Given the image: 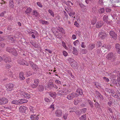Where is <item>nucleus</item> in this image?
<instances>
[{"instance_id": "obj_1", "label": "nucleus", "mask_w": 120, "mask_h": 120, "mask_svg": "<svg viewBox=\"0 0 120 120\" xmlns=\"http://www.w3.org/2000/svg\"><path fill=\"white\" fill-rule=\"evenodd\" d=\"M106 58L107 60L113 62H114L116 59L113 53L112 52L109 53L107 54Z\"/></svg>"}, {"instance_id": "obj_2", "label": "nucleus", "mask_w": 120, "mask_h": 120, "mask_svg": "<svg viewBox=\"0 0 120 120\" xmlns=\"http://www.w3.org/2000/svg\"><path fill=\"white\" fill-rule=\"evenodd\" d=\"M79 95V94H78L73 93L68 95L67 98L68 99L71 100L75 97H78Z\"/></svg>"}, {"instance_id": "obj_3", "label": "nucleus", "mask_w": 120, "mask_h": 120, "mask_svg": "<svg viewBox=\"0 0 120 120\" xmlns=\"http://www.w3.org/2000/svg\"><path fill=\"white\" fill-rule=\"evenodd\" d=\"M8 102L7 98H0V105H4L7 103Z\"/></svg>"}, {"instance_id": "obj_4", "label": "nucleus", "mask_w": 120, "mask_h": 120, "mask_svg": "<svg viewBox=\"0 0 120 120\" xmlns=\"http://www.w3.org/2000/svg\"><path fill=\"white\" fill-rule=\"evenodd\" d=\"M109 34L112 38L115 40L117 39V35L114 32V31L112 30L110 31Z\"/></svg>"}, {"instance_id": "obj_5", "label": "nucleus", "mask_w": 120, "mask_h": 120, "mask_svg": "<svg viewBox=\"0 0 120 120\" xmlns=\"http://www.w3.org/2000/svg\"><path fill=\"white\" fill-rule=\"evenodd\" d=\"M39 82V80L37 79H35L34 80V83L32 84L31 86L32 88L36 87L38 85Z\"/></svg>"}, {"instance_id": "obj_6", "label": "nucleus", "mask_w": 120, "mask_h": 120, "mask_svg": "<svg viewBox=\"0 0 120 120\" xmlns=\"http://www.w3.org/2000/svg\"><path fill=\"white\" fill-rule=\"evenodd\" d=\"M3 60L6 62L9 63L11 61V58L6 55H4L3 56Z\"/></svg>"}, {"instance_id": "obj_7", "label": "nucleus", "mask_w": 120, "mask_h": 120, "mask_svg": "<svg viewBox=\"0 0 120 120\" xmlns=\"http://www.w3.org/2000/svg\"><path fill=\"white\" fill-rule=\"evenodd\" d=\"M14 85L12 83L7 84L6 86L7 90L8 91H11L13 89Z\"/></svg>"}, {"instance_id": "obj_8", "label": "nucleus", "mask_w": 120, "mask_h": 120, "mask_svg": "<svg viewBox=\"0 0 120 120\" xmlns=\"http://www.w3.org/2000/svg\"><path fill=\"white\" fill-rule=\"evenodd\" d=\"M98 36L101 38L103 39L106 37V34L104 32H100L99 33Z\"/></svg>"}, {"instance_id": "obj_9", "label": "nucleus", "mask_w": 120, "mask_h": 120, "mask_svg": "<svg viewBox=\"0 0 120 120\" xmlns=\"http://www.w3.org/2000/svg\"><path fill=\"white\" fill-rule=\"evenodd\" d=\"M104 23L102 21H99L96 24V27L99 28L101 27L103 25Z\"/></svg>"}, {"instance_id": "obj_10", "label": "nucleus", "mask_w": 120, "mask_h": 120, "mask_svg": "<svg viewBox=\"0 0 120 120\" xmlns=\"http://www.w3.org/2000/svg\"><path fill=\"white\" fill-rule=\"evenodd\" d=\"M22 97H24L26 99H29L30 97V95L28 94V93L26 92H24L22 93Z\"/></svg>"}, {"instance_id": "obj_11", "label": "nucleus", "mask_w": 120, "mask_h": 120, "mask_svg": "<svg viewBox=\"0 0 120 120\" xmlns=\"http://www.w3.org/2000/svg\"><path fill=\"white\" fill-rule=\"evenodd\" d=\"M56 115V116L60 117L62 114V112L61 110L60 109L57 110L55 112Z\"/></svg>"}, {"instance_id": "obj_12", "label": "nucleus", "mask_w": 120, "mask_h": 120, "mask_svg": "<svg viewBox=\"0 0 120 120\" xmlns=\"http://www.w3.org/2000/svg\"><path fill=\"white\" fill-rule=\"evenodd\" d=\"M115 48L116 50L118 53L120 54V45L118 43H116V44Z\"/></svg>"}, {"instance_id": "obj_13", "label": "nucleus", "mask_w": 120, "mask_h": 120, "mask_svg": "<svg viewBox=\"0 0 120 120\" xmlns=\"http://www.w3.org/2000/svg\"><path fill=\"white\" fill-rule=\"evenodd\" d=\"M26 109V108L24 106H21L19 108V112L21 113L25 112V110Z\"/></svg>"}, {"instance_id": "obj_14", "label": "nucleus", "mask_w": 120, "mask_h": 120, "mask_svg": "<svg viewBox=\"0 0 120 120\" xmlns=\"http://www.w3.org/2000/svg\"><path fill=\"white\" fill-rule=\"evenodd\" d=\"M30 118L32 120H38L39 118L38 116L35 115H32L30 116Z\"/></svg>"}, {"instance_id": "obj_15", "label": "nucleus", "mask_w": 120, "mask_h": 120, "mask_svg": "<svg viewBox=\"0 0 120 120\" xmlns=\"http://www.w3.org/2000/svg\"><path fill=\"white\" fill-rule=\"evenodd\" d=\"M19 77L20 79L23 80L25 79V77H24V73L22 72H20L19 74Z\"/></svg>"}, {"instance_id": "obj_16", "label": "nucleus", "mask_w": 120, "mask_h": 120, "mask_svg": "<svg viewBox=\"0 0 120 120\" xmlns=\"http://www.w3.org/2000/svg\"><path fill=\"white\" fill-rule=\"evenodd\" d=\"M55 29H56L57 30H58L60 32H61L62 34H64L65 33L64 30L63 28L62 27H58V28H55Z\"/></svg>"}, {"instance_id": "obj_17", "label": "nucleus", "mask_w": 120, "mask_h": 120, "mask_svg": "<svg viewBox=\"0 0 120 120\" xmlns=\"http://www.w3.org/2000/svg\"><path fill=\"white\" fill-rule=\"evenodd\" d=\"M71 65L72 67L73 68H75L78 67V64L77 62L75 61L71 63Z\"/></svg>"}, {"instance_id": "obj_18", "label": "nucleus", "mask_w": 120, "mask_h": 120, "mask_svg": "<svg viewBox=\"0 0 120 120\" xmlns=\"http://www.w3.org/2000/svg\"><path fill=\"white\" fill-rule=\"evenodd\" d=\"M32 68L36 72L39 69L38 65L36 64H35L33 67H32Z\"/></svg>"}, {"instance_id": "obj_19", "label": "nucleus", "mask_w": 120, "mask_h": 120, "mask_svg": "<svg viewBox=\"0 0 120 120\" xmlns=\"http://www.w3.org/2000/svg\"><path fill=\"white\" fill-rule=\"evenodd\" d=\"M115 100L113 99L112 98H110L109 99V101L108 102V104L109 106H111V105L112 104L114 103L113 101H114Z\"/></svg>"}, {"instance_id": "obj_20", "label": "nucleus", "mask_w": 120, "mask_h": 120, "mask_svg": "<svg viewBox=\"0 0 120 120\" xmlns=\"http://www.w3.org/2000/svg\"><path fill=\"white\" fill-rule=\"evenodd\" d=\"M32 10V9L30 7L26 9V10L25 11V12L27 14H30Z\"/></svg>"}, {"instance_id": "obj_21", "label": "nucleus", "mask_w": 120, "mask_h": 120, "mask_svg": "<svg viewBox=\"0 0 120 120\" xmlns=\"http://www.w3.org/2000/svg\"><path fill=\"white\" fill-rule=\"evenodd\" d=\"M19 100L18 101L17 100H14L12 101L11 103L12 104H16V105H20V102Z\"/></svg>"}, {"instance_id": "obj_22", "label": "nucleus", "mask_w": 120, "mask_h": 120, "mask_svg": "<svg viewBox=\"0 0 120 120\" xmlns=\"http://www.w3.org/2000/svg\"><path fill=\"white\" fill-rule=\"evenodd\" d=\"M105 91L107 92H108L109 93H113L114 92V90L108 88H106L105 89Z\"/></svg>"}, {"instance_id": "obj_23", "label": "nucleus", "mask_w": 120, "mask_h": 120, "mask_svg": "<svg viewBox=\"0 0 120 120\" xmlns=\"http://www.w3.org/2000/svg\"><path fill=\"white\" fill-rule=\"evenodd\" d=\"M19 100L20 104L23 103H26L28 101L27 100L25 99H22Z\"/></svg>"}, {"instance_id": "obj_24", "label": "nucleus", "mask_w": 120, "mask_h": 120, "mask_svg": "<svg viewBox=\"0 0 120 120\" xmlns=\"http://www.w3.org/2000/svg\"><path fill=\"white\" fill-rule=\"evenodd\" d=\"M38 90L40 92L44 90V86L42 85H39L38 86Z\"/></svg>"}, {"instance_id": "obj_25", "label": "nucleus", "mask_w": 120, "mask_h": 120, "mask_svg": "<svg viewBox=\"0 0 120 120\" xmlns=\"http://www.w3.org/2000/svg\"><path fill=\"white\" fill-rule=\"evenodd\" d=\"M19 63L20 64L23 65L26 64V61L24 60L23 59L22 60H19Z\"/></svg>"}, {"instance_id": "obj_26", "label": "nucleus", "mask_w": 120, "mask_h": 120, "mask_svg": "<svg viewBox=\"0 0 120 120\" xmlns=\"http://www.w3.org/2000/svg\"><path fill=\"white\" fill-rule=\"evenodd\" d=\"M73 50L72 52L75 55H77L78 54V51L77 50V49L75 47H73Z\"/></svg>"}, {"instance_id": "obj_27", "label": "nucleus", "mask_w": 120, "mask_h": 120, "mask_svg": "<svg viewBox=\"0 0 120 120\" xmlns=\"http://www.w3.org/2000/svg\"><path fill=\"white\" fill-rule=\"evenodd\" d=\"M76 92L80 95H82L83 94L82 90L80 89H78L77 90Z\"/></svg>"}, {"instance_id": "obj_28", "label": "nucleus", "mask_w": 120, "mask_h": 120, "mask_svg": "<svg viewBox=\"0 0 120 120\" xmlns=\"http://www.w3.org/2000/svg\"><path fill=\"white\" fill-rule=\"evenodd\" d=\"M79 119L80 120H86V114L82 115L81 117L79 118Z\"/></svg>"}, {"instance_id": "obj_29", "label": "nucleus", "mask_w": 120, "mask_h": 120, "mask_svg": "<svg viewBox=\"0 0 120 120\" xmlns=\"http://www.w3.org/2000/svg\"><path fill=\"white\" fill-rule=\"evenodd\" d=\"M49 95L51 97L55 98L56 97V94L55 92H52L49 94Z\"/></svg>"}, {"instance_id": "obj_30", "label": "nucleus", "mask_w": 120, "mask_h": 120, "mask_svg": "<svg viewBox=\"0 0 120 120\" xmlns=\"http://www.w3.org/2000/svg\"><path fill=\"white\" fill-rule=\"evenodd\" d=\"M62 90H59L57 93V95L60 96H63Z\"/></svg>"}, {"instance_id": "obj_31", "label": "nucleus", "mask_w": 120, "mask_h": 120, "mask_svg": "<svg viewBox=\"0 0 120 120\" xmlns=\"http://www.w3.org/2000/svg\"><path fill=\"white\" fill-rule=\"evenodd\" d=\"M98 11L100 13H102L104 12L105 9L104 8H100L99 9Z\"/></svg>"}, {"instance_id": "obj_32", "label": "nucleus", "mask_w": 120, "mask_h": 120, "mask_svg": "<svg viewBox=\"0 0 120 120\" xmlns=\"http://www.w3.org/2000/svg\"><path fill=\"white\" fill-rule=\"evenodd\" d=\"M14 49L10 48H8L6 49V51L11 53L12 52V51L13 50V49Z\"/></svg>"}, {"instance_id": "obj_33", "label": "nucleus", "mask_w": 120, "mask_h": 120, "mask_svg": "<svg viewBox=\"0 0 120 120\" xmlns=\"http://www.w3.org/2000/svg\"><path fill=\"white\" fill-rule=\"evenodd\" d=\"M89 46L90 48L91 49H92L95 47V45L94 44H91L89 45Z\"/></svg>"}, {"instance_id": "obj_34", "label": "nucleus", "mask_w": 120, "mask_h": 120, "mask_svg": "<svg viewBox=\"0 0 120 120\" xmlns=\"http://www.w3.org/2000/svg\"><path fill=\"white\" fill-rule=\"evenodd\" d=\"M9 5L11 8H14L13 3L12 0H11L10 1Z\"/></svg>"}, {"instance_id": "obj_35", "label": "nucleus", "mask_w": 120, "mask_h": 120, "mask_svg": "<svg viewBox=\"0 0 120 120\" xmlns=\"http://www.w3.org/2000/svg\"><path fill=\"white\" fill-rule=\"evenodd\" d=\"M95 106L96 108H100V105L97 102H96L95 104Z\"/></svg>"}, {"instance_id": "obj_36", "label": "nucleus", "mask_w": 120, "mask_h": 120, "mask_svg": "<svg viewBox=\"0 0 120 120\" xmlns=\"http://www.w3.org/2000/svg\"><path fill=\"white\" fill-rule=\"evenodd\" d=\"M12 52L11 53V54L15 56L17 55V52L15 49H13V50Z\"/></svg>"}, {"instance_id": "obj_37", "label": "nucleus", "mask_w": 120, "mask_h": 120, "mask_svg": "<svg viewBox=\"0 0 120 120\" xmlns=\"http://www.w3.org/2000/svg\"><path fill=\"white\" fill-rule=\"evenodd\" d=\"M64 90L65 92V93L66 94H67L69 93L71 91V90L69 89H65L63 90Z\"/></svg>"}, {"instance_id": "obj_38", "label": "nucleus", "mask_w": 120, "mask_h": 120, "mask_svg": "<svg viewBox=\"0 0 120 120\" xmlns=\"http://www.w3.org/2000/svg\"><path fill=\"white\" fill-rule=\"evenodd\" d=\"M65 10L66 11L68 14H69L70 12L73 11L70 8H69L67 9H65Z\"/></svg>"}, {"instance_id": "obj_39", "label": "nucleus", "mask_w": 120, "mask_h": 120, "mask_svg": "<svg viewBox=\"0 0 120 120\" xmlns=\"http://www.w3.org/2000/svg\"><path fill=\"white\" fill-rule=\"evenodd\" d=\"M33 15H34L36 17L38 16V13L35 10L33 12Z\"/></svg>"}, {"instance_id": "obj_40", "label": "nucleus", "mask_w": 120, "mask_h": 120, "mask_svg": "<svg viewBox=\"0 0 120 120\" xmlns=\"http://www.w3.org/2000/svg\"><path fill=\"white\" fill-rule=\"evenodd\" d=\"M88 102L90 105V107L92 108H93L94 107V105L93 104V102L90 100H88Z\"/></svg>"}, {"instance_id": "obj_41", "label": "nucleus", "mask_w": 120, "mask_h": 120, "mask_svg": "<svg viewBox=\"0 0 120 120\" xmlns=\"http://www.w3.org/2000/svg\"><path fill=\"white\" fill-rule=\"evenodd\" d=\"M41 22L42 24H44L47 25L49 24V23L47 21L44 20H42Z\"/></svg>"}, {"instance_id": "obj_42", "label": "nucleus", "mask_w": 120, "mask_h": 120, "mask_svg": "<svg viewBox=\"0 0 120 120\" xmlns=\"http://www.w3.org/2000/svg\"><path fill=\"white\" fill-rule=\"evenodd\" d=\"M68 14L70 16H71L74 15L75 14V12L74 11H72L71 12H70L69 14Z\"/></svg>"}, {"instance_id": "obj_43", "label": "nucleus", "mask_w": 120, "mask_h": 120, "mask_svg": "<svg viewBox=\"0 0 120 120\" xmlns=\"http://www.w3.org/2000/svg\"><path fill=\"white\" fill-rule=\"evenodd\" d=\"M97 87L98 88H101V85L98 82H96L95 84Z\"/></svg>"}, {"instance_id": "obj_44", "label": "nucleus", "mask_w": 120, "mask_h": 120, "mask_svg": "<svg viewBox=\"0 0 120 120\" xmlns=\"http://www.w3.org/2000/svg\"><path fill=\"white\" fill-rule=\"evenodd\" d=\"M48 11L51 16H52L53 17H54V15L53 13L51 10L49 9L48 10Z\"/></svg>"}, {"instance_id": "obj_45", "label": "nucleus", "mask_w": 120, "mask_h": 120, "mask_svg": "<svg viewBox=\"0 0 120 120\" xmlns=\"http://www.w3.org/2000/svg\"><path fill=\"white\" fill-rule=\"evenodd\" d=\"M87 51L85 49H82L81 51V52L82 54H86V53Z\"/></svg>"}, {"instance_id": "obj_46", "label": "nucleus", "mask_w": 120, "mask_h": 120, "mask_svg": "<svg viewBox=\"0 0 120 120\" xmlns=\"http://www.w3.org/2000/svg\"><path fill=\"white\" fill-rule=\"evenodd\" d=\"M55 28H53L52 29V31L53 32V33H55L56 34H58V31H57V30H56L55 29Z\"/></svg>"}, {"instance_id": "obj_47", "label": "nucleus", "mask_w": 120, "mask_h": 120, "mask_svg": "<svg viewBox=\"0 0 120 120\" xmlns=\"http://www.w3.org/2000/svg\"><path fill=\"white\" fill-rule=\"evenodd\" d=\"M35 42H32V44L35 47L37 48L38 47V44L36 43Z\"/></svg>"}, {"instance_id": "obj_48", "label": "nucleus", "mask_w": 120, "mask_h": 120, "mask_svg": "<svg viewBox=\"0 0 120 120\" xmlns=\"http://www.w3.org/2000/svg\"><path fill=\"white\" fill-rule=\"evenodd\" d=\"M79 5L80 7L81 8H85V9L84 10L85 11H86V10H87V9L85 8V6L83 4H79Z\"/></svg>"}, {"instance_id": "obj_49", "label": "nucleus", "mask_w": 120, "mask_h": 120, "mask_svg": "<svg viewBox=\"0 0 120 120\" xmlns=\"http://www.w3.org/2000/svg\"><path fill=\"white\" fill-rule=\"evenodd\" d=\"M29 108L30 110V113H34V110H33L34 108L32 106H30L29 107Z\"/></svg>"}, {"instance_id": "obj_50", "label": "nucleus", "mask_w": 120, "mask_h": 120, "mask_svg": "<svg viewBox=\"0 0 120 120\" xmlns=\"http://www.w3.org/2000/svg\"><path fill=\"white\" fill-rule=\"evenodd\" d=\"M64 15L65 18H64L63 19L64 20H65L66 21H68V15L67 13Z\"/></svg>"}, {"instance_id": "obj_51", "label": "nucleus", "mask_w": 120, "mask_h": 120, "mask_svg": "<svg viewBox=\"0 0 120 120\" xmlns=\"http://www.w3.org/2000/svg\"><path fill=\"white\" fill-rule=\"evenodd\" d=\"M53 84L52 82H49L48 84V86L49 87H52Z\"/></svg>"}, {"instance_id": "obj_52", "label": "nucleus", "mask_w": 120, "mask_h": 120, "mask_svg": "<svg viewBox=\"0 0 120 120\" xmlns=\"http://www.w3.org/2000/svg\"><path fill=\"white\" fill-rule=\"evenodd\" d=\"M98 98L101 100H103L104 99V98L102 95L100 94L98 96Z\"/></svg>"}, {"instance_id": "obj_53", "label": "nucleus", "mask_w": 120, "mask_h": 120, "mask_svg": "<svg viewBox=\"0 0 120 120\" xmlns=\"http://www.w3.org/2000/svg\"><path fill=\"white\" fill-rule=\"evenodd\" d=\"M108 18V16L107 15H104L103 18V21L107 20Z\"/></svg>"}, {"instance_id": "obj_54", "label": "nucleus", "mask_w": 120, "mask_h": 120, "mask_svg": "<svg viewBox=\"0 0 120 120\" xmlns=\"http://www.w3.org/2000/svg\"><path fill=\"white\" fill-rule=\"evenodd\" d=\"M55 82L56 84L58 85L60 84H61L60 81L58 80H55Z\"/></svg>"}, {"instance_id": "obj_55", "label": "nucleus", "mask_w": 120, "mask_h": 120, "mask_svg": "<svg viewBox=\"0 0 120 120\" xmlns=\"http://www.w3.org/2000/svg\"><path fill=\"white\" fill-rule=\"evenodd\" d=\"M29 64L32 68V67H33L35 64L31 61H30L29 62Z\"/></svg>"}, {"instance_id": "obj_56", "label": "nucleus", "mask_w": 120, "mask_h": 120, "mask_svg": "<svg viewBox=\"0 0 120 120\" xmlns=\"http://www.w3.org/2000/svg\"><path fill=\"white\" fill-rule=\"evenodd\" d=\"M119 81H118L117 79H114L113 80V83L115 84H117V83Z\"/></svg>"}, {"instance_id": "obj_57", "label": "nucleus", "mask_w": 120, "mask_h": 120, "mask_svg": "<svg viewBox=\"0 0 120 120\" xmlns=\"http://www.w3.org/2000/svg\"><path fill=\"white\" fill-rule=\"evenodd\" d=\"M105 10L106 12H110L111 11V10L110 8H105Z\"/></svg>"}, {"instance_id": "obj_58", "label": "nucleus", "mask_w": 120, "mask_h": 120, "mask_svg": "<svg viewBox=\"0 0 120 120\" xmlns=\"http://www.w3.org/2000/svg\"><path fill=\"white\" fill-rule=\"evenodd\" d=\"M67 72L70 75L72 78L74 77V76L72 75V73L69 70H68Z\"/></svg>"}, {"instance_id": "obj_59", "label": "nucleus", "mask_w": 120, "mask_h": 120, "mask_svg": "<svg viewBox=\"0 0 120 120\" xmlns=\"http://www.w3.org/2000/svg\"><path fill=\"white\" fill-rule=\"evenodd\" d=\"M108 1H110V3H112L113 2H117L118 0H108Z\"/></svg>"}, {"instance_id": "obj_60", "label": "nucleus", "mask_w": 120, "mask_h": 120, "mask_svg": "<svg viewBox=\"0 0 120 120\" xmlns=\"http://www.w3.org/2000/svg\"><path fill=\"white\" fill-rule=\"evenodd\" d=\"M103 0H99L98 3L101 5H103Z\"/></svg>"}, {"instance_id": "obj_61", "label": "nucleus", "mask_w": 120, "mask_h": 120, "mask_svg": "<svg viewBox=\"0 0 120 120\" xmlns=\"http://www.w3.org/2000/svg\"><path fill=\"white\" fill-rule=\"evenodd\" d=\"M75 113L79 115H80L81 114V112L79 110H75Z\"/></svg>"}, {"instance_id": "obj_62", "label": "nucleus", "mask_w": 120, "mask_h": 120, "mask_svg": "<svg viewBox=\"0 0 120 120\" xmlns=\"http://www.w3.org/2000/svg\"><path fill=\"white\" fill-rule=\"evenodd\" d=\"M9 39L11 40L12 41H14V38L13 37L11 36H9L8 37Z\"/></svg>"}, {"instance_id": "obj_63", "label": "nucleus", "mask_w": 120, "mask_h": 120, "mask_svg": "<svg viewBox=\"0 0 120 120\" xmlns=\"http://www.w3.org/2000/svg\"><path fill=\"white\" fill-rule=\"evenodd\" d=\"M63 55L65 56H67L68 53L65 51H63Z\"/></svg>"}, {"instance_id": "obj_64", "label": "nucleus", "mask_w": 120, "mask_h": 120, "mask_svg": "<svg viewBox=\"0 0 120 120\" xmlns=\"http://www.w3.org/2000/svg\"><path fill=\"white\" fill-rule=\"evenodd\" d=\"M37 4L39 7L40 8H42V5L39 2H38L37 3Z\"/></svg>"}]
</instances>
